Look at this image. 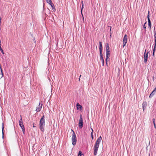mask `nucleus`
I'll use <instances>...</instances> for the list:
<instances>
[{"instance_id":"f257e3e1","label":"nucleus","mask_w":156,"mask_h":156,"mask_svg":"<svg viewBox=\"0 0 156 156\" xmlns=\"http://www.w3.org/2000/svg\"><path fill=\"white\" fill-rule=\"evenodd\" d=\"M102 140V137L101 136H100L96 140V142L95 143L94 147V155H97V153L98 151V148L99 147L100 143Z\"/></svg>"},{"instance_id":"f03ea898","label":"nucleus","mask_w":156,"mask_h":156,"mask_svg":"<svg viewBox=\"0 0 156 156\" xmlns=\"http://www.w3.org/2000/svg\"><path fill=\"white\" fill-rule=\"evenodd\" d=\"M105 46L106 51V59L105 60V62L106 64L107 65L108 59H109L110 55V48L109 46L108 43H106Z\"/></svg>"},{"instance_id":"7ed1b4c3","label":"nucleus","mask_w":156,"mask_h":156,"mask_svg":"<svg viewBox=\"0 0 156 156\" xmlns=\"http://www.w3.org/2000/svg\"><path fill=\"white\" fill-rule=\"evenodd\" d=\"M73 133L72 135V142L73 145L75 146L76 145L77 142L76 135L74 131L72 130Z\"/></svg>"},{"instance_id":"20e7f679","label":"nucleus","mask_w":156,"mask_h":156,"mask_svg":"<svg viewBox=\"0 0 156 156\" xmlns=\"http://www.w3.org/2000/svg\"><path fill=\"white\" fill-rule=\"evenodd\" d=\"M83 122L82 117V115H80V116L79 122L78 123V126L80 129H81L83 127Z\"/></svg>"},{"instance_id":"39448f33","label":"nucleus","mask_w":156,"mask_h":156,"mask_svg":"<svg viewBox=\"0 0 156 156\" xmlns=\"http://www.w3.org/2000/svg\"><path fill=\"white\" fill-rule=\"evenodd\" d=\"M127 42V36L126 34H125L123 38V47H124Z\"/></svg>"},{"instance_id":"423d86ee","label":"nucleus","mask_w":156,"mask_h":156,"mask_svg":"<svg viewBox=\"0 0 156 156\" xmlns=\"http://www.w3.org/2000/svg\"><path fill=\"white\" fill-rule=\"evenodd\" d=\"M39 124L45 125L44 115H43L42 118L41 119Z\"/></svg>"},{"instance_id":"0eeeda50","label":"nucleus","mask_w":156,"mask_h":156,"mask_svg":"<svg viewBox=\"0 0 156 156\" xmlns=\"http://www.w3.org/2000/svg\"><path fill=\"white\" fill-rule=\"evenodd\" d=\"M99 49L100 51V54H102V42L101 41H100L99 42Z\"/></svg>"},{"instance_id":"6e6552de","label":"nucleus","mask_w":156,"mask_h":156,"mask_svg":"<svg viewBox=\"0 0 156 156\" xmlns=\"http://www.w3.org/2000/svg\"><path fill=\"white\" fill-rule=\"evenodd\" d=\"M149 52H148L146 53V54H144V62L145 63H146L147 61Z\"/></svg>"},{"instance_id":"1a4fd4ad","label":"nucleus","mask_w":156,"mask_h":156,"mask_svg":"<svg viewBox=\"0 0 156 156\" xmlns=\"http://www.w3.org/2000/svg\"><path fill=\"white\" fill-rule=\"evenodd\" d=\"M42 104H41V105L40 103V102L39 105L36 108V111L37 112H39L41 110L42 107Z\"/></svg>"},{"instance_id":"9d476101","label":"nucleus","mask_w":156,"mask_h":156,"mask_svg":"<svg viewBox=\"0 0 156 156\" xmlns=\"http://www.w3.org/2000/svg\"><path fill=\"white\" fill-rule=\"evenodd\" d=\"M39 128L40 130L42 132H44V126L45 125L39 124Z\"/></svg>"},{"instance_id":"9b49d317","label":"nucleus","mask_w":156,"mask_h":156,"mask_svg":"<svg viewBox=\"0 0 156 156\" xmlns=\"http://www.w3.org/2000/svg\"><path fill=\"white\" fill-rule=\"evenodd\" d=\"M48 4H49L51 6L53 11L55 12L56 11V9H55V6L52 2H50Z\"/></svg>"},{"instance_id":"f8f14e48","label":"nucleus","mask_w":156,"mask_h":156,"mask_svg":"<svg viewBox=\"0 0 156 156\" xmlns=\"http://www.w3.org/2000/svg\"><path fill=\"white\" fill-rule=\"evenodd\" d=\"M100 60H101L102 65L104 66V58L103 56V54H100Z\"/></svg>"},{"instance_id":"ddd939ff","label":"nucleus","mask_w":156,"mask_h":156,"mask_svg":"<svg viewBox=\"0 0 156 156\" xmlns=\"http://www.w3.org/2000/svg\"><path fill=\"white\" fill-rule=\"evenodd\" d=\"M76 107L78 110L79 109L80 111H81L82 109L83 108L82 106L80 105L78 103L76 104Z\"/></svg>"},{"instance_id":"4468645a","label":"nucleus","mask_w":156,"mask_h":156,"mask_svg":"<svg viewBox=\"0 0 156 156\" xmlns=\"http://www.w3.org/2000/svg\"><path fill=\"white\" fill-rule=\"evenodd\" d=\"M20 117H21V118L19 120V125L21 127L23 126L24 125L23 124V122H22V119L21 115H20Z\"/></svg>"},{"instance_id":"2eb2a0df","label":"nucleus","mask_w":156,"mask_h":156,"mask_svg":"<svg viewBox=\"0 0 156 156\" xmlns=\"http://www.w3.org/2000/svg\"><path fill=\"white\" fill-rule=\"evenodd\" d=\"M146 106V102L145 101L142 104V108L144 111L145 109Z\"/></svg>"},{"instance_id":"dca6fc26","label":"nucleus","mask_w":156,"mask_h":156,"mask_svg":"<svg viewBox=\"0 0 156 156\" xmlns=\"http://www.w3.org/2000/svg\"><path fill=\"white\" fill-rule=\"evenodd\" d=\"M156 91L155 90H154L150 94L149 97V98H152L155 94Z\"/></svg>"},{"instance_id":"f3484780","label":"nucleus","mask_w":156,"mask_h":156,"mask_svg":"<svg viewBox=\"0 0 156 156\" xmlns=\"http://www.w3.org/2000/svg\"><path fill=\"white\" fill-rule=\"evenodd\" d=\"M4 125L3 123H2V137L3 138H4Z\"/></svg>"},{"instance_id":"a211bd4d","label":"nucleus","mask_w":156,"mask_h":156,"mask_svg":"<svg viewBox=\"0 0 156 156\" xmlns=\"http://www.w3.org/2000/svg\"><path fill=\"white\" fill-rule=\"evenodd\" d=\"M148 25L149 27L150 28V29H151V23L150 21V20H148Z\"/></svg>"},{"instance_id":"6ab92c4d","label":"nucleus","mask_w":156,"mask_h":156,"mask_svg":"<svg viewBox=\"0 0 156 156\" xmlns=\"http://www.w3.org/2000/svg\"><path fill=\"white\" fill-rule=\"evenodd\" d=\"M90 128H91V129L92 130V132L91 133V138H92V140H93L94 139V136L93 135V133L94 131H93V130L91 128V127Z\"/></svg>"},{"instance_id":"aec40b11","label":"nucleus","mask_w":156,"mask_h":156,"mask_svg":"<svg viewBox=\"0 0 156 156\" xmlns=\"http://www.w3.org/2000/svg\"><path fill=\"white\" fill-rule=\"evenodd\" d=\"M78 156H84V154H82V152L81 151H80L79 152Z\"/></svg>"},{"instance_id":"412c9836","label":"nucleus","mask_w":156,"mask_h":156,"mask_svg":"<svg viewBox=\"0 0 156 156\" xmlns=\"http://www.w3.org/2000/svg\"><path fill=\"white\" fill-rule=\"evenodd\" d=\"M152 122H153V124H154V128L155 129L156 128V125H155V119L154 118H153V119H152Z\"/></svg>"},{"instance_id":"4be33fe9","label":"nucleus","mask_w":156,"mask_h":156,"mask_svg":"<svg viewBox=\"0 0 156 156\" xmlns=\"http://www.w3.org/2000/svg\"><path fill=\"white\" fill-rule=\"evenodd\" d=\"M155 27H154V38H156V30L155 29Z\"/></svg>"},{"instance_id":"5701e85b","label":"nucleus","mask_w":156,"mask_h":156,"mask_svg":"<svg viewBox=\"0 0 156 156\" xmlns=\"http://www.w3.org/2000/svg\"><path fill=\"white\" fill-rule=\"evenodd\" d=\"M83 5H82L81 9V14L83 17V15L82 14V10H83Z\"/></svg>"},{"instance_id":"b1692460","label":"nucleus","mask_w":156,"mask_h":156,"mask_svg":"<svg viewBox=\"0 0 156 156\" xmlns=\"http://www.w3.org/2000/svg\"><path fill=\"white\" fill-rule=\"evenodd\" d=\"M0 50L1 51V52L2 53V54L3 55H4L5 54L3 50L2 49L1 46H0Z\"/></svg>"},{"instance_id":"393cba45","label":"nucleus","mask_w":156,"mask_h":156,"mask_svg":"<svg viewBox=\"0 0 156 156\" xmlns=\"http://www.w3.org/2000/svg\"><path fill=\"white\" fill-rule=\"evenodd\" d=\"M154 38V48H156V38Z\"/></svg>"},{"instance_id":"a878e982","label":"nucleus","mask_w":156,"mask_h":156,"mask_svg":"<svg viewBox=\"0 0 156 156\" xmlns=\"http://www.w3.org/2000/svg\"><path fill=\"white\" fill-rule=\"evenodd\" d=\"M156 50V48H154L153 50V56H154V52Z\"/></svg>"},{"instance_id":"bb28decb","label":"nucleus","mask_w":156,"mask_h":156,"mask_svg":"<svg viewBox=\"0 0 156 156\" xmlns=\"http://www.w3.org/2000/svg\"><path fill=\"white\" fill-rule=\"evenodd\" d=\"M149 13H150V12L149 11H148V15H147V20H150V16H149Z\"/></svg>"},{"instance_id":"cd10ccee","label":"nucleus","mask_w":156,"mask_h":156,"mask_svg":"<svg viewBox=\"0 0 156 156\" xmlns=\"http://www.w3.org/2000/svg\"><path fill=\"white\" fill-rule=\"evenodd\" d=\"M147 23V22H146L144 24V25H143V27L144 29H146V27L145 26V24H146Z\"/></svg>"},{"instance_id":"c85d7f7f","label":"nucleus","mask_w":156,"mask_h":156,"mask_svg":"<svg viewBox=\"0 0 156 156\" xmlns=\"http://www.w3.org/2000/svg\"><path fill=\"white\" fill-rule=\"evenodd\" d=\"M51 0H46V2L47 3H50V2H51Z\"/></svg>"},{"instance_id":"c756f323","label":"nucleus","mask_w":156,"mask_h":156,"mask_svg":"<svg viewBox=\"0 0 156 156\" xmlns=\"http://www.w3.org/2000/svg\"><path fill=\"white\" fill-rule=\"evenodd\" d=\"M1 73H2V76L1 77H2L3 76V73L2 72V70H1Z\"/></svg>"},{"instance_id":"7c9ffc66","label":"nucleus","mask_w":156,"mask_h":156,"mask_svg":"<svg viewBox=\"0 0 156 156\" xmlns=\"http://www.w3.org/2000/svg\"><path fill=\"white\" fill-rule=\"evenodd\" d=\"M21 127V128L22 130L23 129V128H25L24 126L22 127Z\"/></svg>"},{"instance_id":"2f4dec72","label":"nucleus","mask_w":156,"mask_h":156,"mask_svg":"<svg viewBox=\"0 0 156 156\" xmlns=\"http://www.w3.org/2000/svg\"><path fill=\"white\" fill-rule=\"evenodd\" d=\"M111 27H110V36H111Z\"/></svg>"},{"instance_id":"473e14b6","label":"nucleus","mask_w":156,"mask_h":156,"mask_svg":"<svg viewBox=\"0 0 156 156\" xmlns=\"http://www.w3.org/2000/svg\"><path fill=\"white\" fill-rule=\"evenodd\" d=\"M152 78H153V80L154 81V76H153Z\"/></svg>"},{"instance_id":"72a5a7b5","label":"nucleus","mask_w":156,"mask_h":156,"mask_svg":"<svg viewBox=\"0 0 156 156\" xmlns=\"http://www.w3.org/2000/svg\"><path fill=\"white\" fill-rule=\"evenodd\" d=\"M146 50H145V52H144V54H146Z\"/></svg>"},{"instance_id":"f704fd0d","label":"nucleus","mask_w":156,"mask_h":156,"mask_svg":"<svg viewBox=\"0 0 156 156\" xmlns=\"http://www.w3.org/2000/svg\"><path fill=\"white\" fill-rule=\"evenodd\" d=\"M81 3H82V5H83V1H81Z\"/></svg>"},{"instance_id":"c9c22d12","label":"nucleus","mask_w":156,"mask_h":156,"mask_svg":"<svg viewBox=\"0 0 156 156\" xmlns=\"http://www.w3.org/2000/svg\"><path fill=\"white\" fill-rule=\"evenodd\" d=\"M22 131H23V132L25 131V128H23V129L22 130Z\"/></svg>"},{"instance_id":"e433bc0d","label":"nucleus","mask_w":156,"mask_h":156,"mask_svg":"<svg viewBox=\"0 0 156 156\" xmlns=\"http://www.w3.org/2000/svg\"><path fill=\"white\" fill-rule=\"evenodd\" d=\"M1 18H0V23H1Z\"/></svg>"},{"instance_id":"4c0bfd02","label":"nucleus","mask_w":156,"mask_h":156,"mask_svg":"<svg viewBox=\"0 0 156 156\" xmlns=\"http://www.w3.org/2000/svg\"><path fill=\"white\" fill-rule=\"evenodd\" d=\"M154 90L156 91V87Z\"/></svg>"},{"instance_id":"58836bf2","label":"nucleus","mask_w":156,"mask_h":156,"mask_svg":"<svg viewBox=\"0 0 156 156\" xmlns=\"http://www.w3.org/2000/svg\"><path fill=\"white\" fill-rule=\"evenodd\" d=\"M81 76V75H80V78ZM79 80H80V78H79Z\"/></svg>"},{"instance_id":"ea45409f","label":"nucleus","mask_w":156,"mask_h":156,"mask_svg":"<svg viewBox=\"0 0 156 156\" xmlns=\"http://www.w3.org/2000/svg\"><path fill=\"white\" fill-rule=\"evenodd\" d=\"M25 131H23V133L24 134L25 133Z\"/></svg>"},{"instance_id":"a19ab883","label":"nucleus","mask_w":156,"mask_h":156,"mask_svg":"<svg viewBox=\"0 0 156 156\" xmlns=\"http://www.w3.org/2000/svg\"><path fill=\"white\" fill-rule=\"evenodd\" d=\"M33 127H34L35 126H34V124H33Z\"/></svg>"},{"instance_id":"79ce46f5","label":"nucleus","mask_w":156,"mask_h":156,"mask_svg":"<svg viewBox=\"0 0 156 156\" xmlns=\"http://www.w3.org/2000/svg\"><path fill=\"white\" fill-rule=\"evenodd\" d=\"M149 156H150V154H149Z\"/></svg>"},{"instance_id":"37998d69","label":"nucleus","mask_w":156,"mask_h":156,"mask_svg":"<svg viewBox=\"0 0 156 156\" xmlns=\"http://www.w3.org/2000/svg\"><path fill=\"white\" fill-rule=\"evenodd\" d=\"M1 25V23H0V25Z\"/></svg>"}]
</instances>
